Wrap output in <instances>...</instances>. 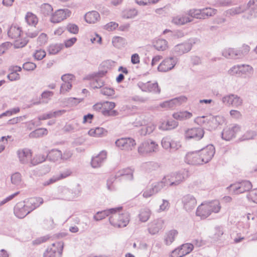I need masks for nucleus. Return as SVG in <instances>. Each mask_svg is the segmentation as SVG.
<instances>
[{
    "instance_id": "f257e3e1",
    "label": "nucleus",
    "mask_w": 257,
    "mask_h": 257,
    "mask_svg": "<svg viewBox=\"0 0 257 257\" xmlns=\"http://www.w3.org/2000/svg\"><path fill=\"white\" fill-rule=\"evenodd\" d=\"M113 211L109 218L110 224L115 228L124 227L127 226L130 220L128 212L123 211L122 207L112 208Z\"/></svg>"
},
{
    "instance_id": "f03ea898",
    "label": "nucleus",
    "mask_w": 257,
    "mask_h": 257,
    "mask_svg": "<svg viewBox=\"0 0 257 257\" xmlns=\"http://www.w3.org/2000/svg\"><path fill=\"white\" fill-rule=\"evenodd\" d=\"M43 13L49 15V20L53 24L61 23L69 18L72 14L71 11L68 9H60L53 11V8L49 4H44L43 6Z\"/></svg>"
},
{
    "instance_id": "7ed1b4c3",
    "label": "nucleus",
    "mask_w": 257,
    "mask_h": 257,
    "mask_svg": "<svg viewBox=\"0 0 257 257\" xmlns=\"http://www.w3.org/2000/svg\"><path fill=\"white\" fill-rule=\"evenodd\" d=\"M116 106L114 102L104 101L96 103L93 105L92 109L105 116H115L118 114V110L115 109Z\"/></svg>"
},
{
    "instance_id": "20e7f679",
    "label": "nucleus",
    "mask_w": 257,
    "mask_h": 257,
    "mask_svg": "<svg viewBox=\"0 0 257 257\" xmlns=\"http://www.w3.org/2000/svg\"><path fill=\"white\" fill-rule=\"evenodd\" d=\"M189 177V172L183 169L164 176L168 187H176L182 183Z\"/></svg>"
},
{
    "instance_id": "39448f33",
    "label": "nucleus",
    "mask_w": 257,
    "mask_h": 257,
    "mask_svg": "<svg viewBox=\"0 0 257 257\" xmlns=\"http://www.w3.org/2000/svg\"><path fill=\"white\" fill-rule=\"evenodd\" d=\"M158 150V144L151 140H148L142 142L138 147V152L142 155L155 153Z\"/></svg>"
},
{
    "instance_id": "423d86ee",
    "label": "nucleus",
    "mask_w": 257,
    "mask_h": 257,
    "mask_svg": "<svg viewBox=\"0 0 257 257\" xmlns=\"http://www.w3.org/2000/svg\"><path fill=\"white\" fill-rule=\"evenodd\" d=\"M252 184L249 181L245 180L241 182L230 185L227 187L229 191L233 194H238L249 191L252 188Z\"/></svg>"
},
{
    "instance_id": "0eeeda50",
    "label": "nucleus",
    "mask_w": 257,
    "mask_h": 257,
    "mask_svg": "<svg viewBox=\"0 0 257 257\" xmlns=\"http://www.w3.org/2000/svg\"><path fill=\"white\" fill-rule=\"evenodd\" d=\"M63 248V243L57 241L52 244L44 252V257H61Z\"/></svg>"
},
{
    "instance_id": "6e6552de",
    "label": "nucleus",
    "mask_w": 257,
    "mask_h": 257,
    "mask_svg": "<svg viewBox=\"0 0 257 257\" xmlns=\"http://www.w3.org/2000/svg\"><path fill=\"white\" fill-rule=\"evenodd\" d=\"M115 145L121 150L130 152L135 148L136 142L132 138H121L115 141Z\"/></svg>"
},
{
    "instance_id": "1a4fd4ad",
    "label": "nucleus",
    "mask_w": 257,
    "mask_h": 257,
    "mask_svg": "<svg viewBox=\"0 0 257 257\" xmlns=\"http://www.w3.org/2000/svg\"><path fill=\"white\" fill-rule=\"evenodd\" d=\"M202 164H206L209 162L213 157L215 154V148L212 145H209L206 147L198 151Z\"/></svg>"
},
{
    "instance_id": "9d476101",
    "label": "nucleus",
    "mask_w": 257,
    "mask_h": 257,
    "mask_svg": "<svg viewBox=\"0 0 257 257\" xmlns=\"http://www.w3.org/2000/svg\"><path fill=\"white\" fill-rule=\"evenodd\" d=\"M164 220L159 218L155 219L148 224V231L151 235L157 234L164 227Z\"/></svg>"
},
{
    "instance_id": "9b49d317",
    "label": "nucleus",
    "mask_w": 257,
    "mask_h": 257,
    "mask_svg": "<svg viewBox=\"0 0 257 257\" xmlns=\"http://www.w3.org/2000/svg\"><path fill=\"white\" fill-rule=\"evenodd\" d=\"M193 249L191 243H185L176 248L171 253L172 257H183L189 253Z\"/></svg>"
},
{
    "instance_id": "f8f14e48",
    "label": "nucleus",
    "mask_w": 257,
    "mask_h": 257,
    "mask_svg": "<svg viewBox=\"0 0 257 257\" xmlns=\"http://www.w3.org/2000/svg\"><path fill=\"white\" fill-rule=\"evenodd\" d=\"M181 200L184 209L188 212H190L194 209L197 204L196 199L191 194L183 196Z\"/></svg>"
},
{
    "instance_id": "ddd939ff",
    "label": "nucleus",
    "mask_w": 257,
    "mask_h": 257,
    "mask_svg": "<svg viewBox=\"0 0 257 257\" xmlns=\"http://www.w3.org/2000/svg\"><path fill=\"white\" fill-rule=\"evenodd\" d=\"M185 162L192 165H203L198 151L188 152L185 156Z\"/></svg>"
},
{
    "instance_id": "4468645a",
    "label": "nucleus",
    "mask_w": 257,
    "mask_h": 257,
    "mask_svg": "<svg viewBox=\"0 0 257 257\" xmlns=\"http://www.w3.org/2000/svg\"><path fill=\"white\" fill-rule=\"evenodd\" d=\"M187 99V98L185 96H181L169 101H164L160 104V106L162 108L173 109L177 106L180 105L182 103L186 102Z\"/></svg>"
},
{
    "instance_id": "2eb2a0df",
    "label": "nucleus",
    "mask_w": 257,
    "mask_h": 257,
    "mask_svg": "<svg viewBox=\"0 0 257 257\" xmlns=\"http://www.w3.org/2000/svg\"><path fill=\"white\" fill-rule=\"evenodd\" d=\"M30 212V209L24 202H19L14 208V213L19 218H23Z\"/></svg>"
},
{
    "instance_id": "dca6fc26",
    "label": "nucleus",
    "mask_w": 257,
    "mask_h": 257,
    "mask_svg": "<svg viewBox=\"0 0 257 257\" xmlns=\"http://www.w3.org/2000/svg\"><path fill=\"white\" fill-rule=\"evenodd\" d=\"M203 130H186L184 133L185 138L186 140L198 141L204 136Z\"/></svg>"
},
{
    "instance_id": "f3484780",
    "label": "nucleus",
    "mask_w": 257,
    "mask_h": 257,
    "mask_svg": "<svg viewBox=\"0 0 257 257\" xmlns=\"http://www.w3.org/2000/svg\"><path fill=\"white\" fill-rule=\"evenodd\" d=\"M107 152L101 151L98 154L92 158L91 165L92 168H97L100 167L107 158Z\"/></svg>"
},
{
    "instance_id": "a211bd4d",
    "label": "nucleus",
    "mask_w": 257,
    "mask_h": 257,
    "mask_svg": "<svg viewBox=\"0 0 257 257\" xmlns=\"http://www.w3.org/2000/svg\"><path fill=\"white\" fill-rule=\"evenodd\" d=\"M17 155L20 163L22 164H28L31 161L32 152L29 149H19L17 151Z\"/></svg>"
},
{
    "instance_id": "6ab92c4d",
    "label": "nucleus",
    "mask_w": 257,
    "mask_h": 257,
    "mask_svg": "<svg viewBox=\"0 0 257 257\" xmlns=\"http://www.w3.org/2000/svg\"><path fill=\"white\" fill-rule=\"evenodd\" d=\"M175 64L176 62L174 58H167L159 64L158 69L161 72H167L173 69Z\"/></svg>"
},
{
    "instance_id": "aec40b11",
    "label": "nucleus",
    "mask_w": 257,
    "mask_h": 257,
    "mask_svg": "<svg viewBox=\"0 0 257 257\" xmlns=\"http://www.w3.org/2000/svg\"><path fill=\"white\" fill-rule=\"evenodd\" d=\"M192 19L189 17L188 13L185 15H179L172 18V22L176 25H184L192 22Z\"/></svg>"
},
{
    "instance_id": "412c9836",
    "label": "nucleus",
    "mask_w": 257,
    "mask_h": 257,
    "mask_svg": "<svg viewBox=\"0 0 257 257\" xmlns=\"http://www.w3.org/2000/svg\"><path fill=\"white\" fill-rule=\"evenodd\" d=\"M224 103L235 107L240 106L242 104V100L239 97L234 95H229L223 98Z\"/></svg>"
},
{
    "instance_id": "4be33fe9",
    "label": "nucleus",
    "mask_w": 257,
    "mask_h": 257,
    "mask_svg": "<svg viewBox=\"0 0 257 257\" xmlns=\"http://www.w3.org/2000/svg\"><path fill=\"white\" fill-rule=\"evenodd\" d=\"M196 214L202 219H205L211 215L206 202L201 203L197 207Z\"/></svg>"
},
{
    "instance_id": "5701e85b",
    "label": "nucleus",
    "mask_w": 257,
    "mask_h": 257,
    "mask_svg": "<svg viewBox=\"0 0 257 257\" xmlns=\"http://www.w3.org/2000/svg\"><path fill=\"white\" fill-rule=\"evenodd\" d=\"M24 202L31 212L43 203V199L41 197H34L30 198Z\"/></svg>"
},
{
    "instance_id": "b1692460",
    "label": "nucleus",
    "mask_w": 257,
    "mask_h": 257,
    "mask_svg": "<svg viewBox=\"0 0 257 257\" xmlns=\"http://www.w3.org/2000/svg\"><path fill=\"white\" fill-rule=\"evenodd\" d=\"M140 87L144 91L157 92L158 90V84L150 81L141 84Z\"/></svg>"
},
{
    "instance_id": "393cba45",
    "label": "nucleus",
    "mask_w": 257,
    "mask_h": 257,
    "mask_svg": "<svg viewBox=\"0 0 257 257\" xmlns=\"http://www.w3.org/2000/svg\"><path fill=\"white\" fill-rule=\"evenodd\" d=\"M22 32V28L20 27L13 25L11 26L8 31V35L12 39H18L20 37Z\"/></svg>"
},
{
    "instance_id": "a878e982",
    "label": "nucleus",
    "mask_w": 257,
    "mask_h": 257,
    "mask_svg": "<svg viewBox=\"0 0 257 257\" xmlns=\"http://www.w3.org/2000/svg\"><path fill=\"white\" fill-rule=\"evenodd\" d=\"M21 70L22 68L20 66H12L10 68L11 73L8 75V78L11 81H16L19 80L20 78V76L18 72H21Z\"/></svg>"
},
{
    "instance_id": "bb28decb",
    "label": "nucleus",
    "mask_w": 257,
    "mask_h": 257,
    "mask_svg": "<svg viewBox=\"0 0 257 257\" xmlns=\"http://www.w3.org/2000/svg\"><path fill=\"white\" fill-rule=\"evenodd\" d=\"M178 235V231L176 230L173 229L166 232L164 235V242L168 245H170L175 240Z\"/></svg>"
},
{
    "instance_id": "cd10ccee",
    "label": "nucleus",
    "mask_w": 257,
    "mask_h": 257,
    "mask_svg": "<svg viewBox=\"0 0 257 257\" xmlns=\"http://www.w3.org/2000/svg\"><path fill=\"white\" fill-rule=\"evenodd\" d=\"M100 19L99 13L96 11H91L86 14L85 19L87 23L93 24L97 22Z\"/></svg>"
},
{
    "instance_id": "c85d7f7f",
    "label": "nucleus",
    "mask_w": 257,
    "mask_h": 257,
    "mask_svg": "<svg viewBox=\"0 0 257 257\" xmlns=\"http://www.w3.org/2000/svg\"><path fill=\"white\" fill-rule=\"evenodd\" d=\"M210 214L212 213H218L219 212L221 206L218 200H213L210 202H206Z\"/></svg>"
},
{
    "instance_id": "c756f323",
    "label": "nucleus",
    "mask_w": 257,
    "mask_h": 257,
    "mask_svg": "<svg viewBox=\"0 0 257 257\" xmlns=\"http://www.w3.org/2000/svg\"><path fill=\"white\" fill-rule=\"evenodd\" d=\"M25 19L28 25L35 27L39 22L38 17L31 12H28L25 16Z\"/></svg>"
},
{
    "instance_id": "7c9ffc66",
    "label": "nucleus",
    "mask_w": 257,
    "mask_h": 257,
    "mask_svg": "<svg viewBox=\"0 0 257 257\" xmlns=\"http://www.w3.org/2000/svg\"><path fill=\"white\" fill-rule=\"evenodd\" d=\"M152 214V211L149 208H144L141 209L139 214V220L142 222H147Z\"/></svg>"
},
{
    "instance_id": "2f4dec72",
    "label": "nucleus",
    "mask_w": 257,
    "mask_h": 257,
    "mask_svg": "<svg viewBox=\"0 0 257 257\" xmlns=\"http://www.w3.org/2000/svg\"><path fill=\"white\" fill-rule=\"evenodd\" d=\"M112 211V208L98 211L93 216V219L96 221H99L105 218L106 216L109 217L111 216Z\"/></svg>"
},
{
    "instance_id": "473e14b6",
    "label": "nucleus",
    "mask_w": 257,
    "mask_h": 257,
    "mask_svg": "<svg viewBox=\"0 0 257 257\" xmlns=\"http://www.w3.org/2000/svg\"><path fill=\"white\" fill-rule=\"evenodd\" d=\"M72 174V170L70 169L65 168L61 170L58 174L54 175L57 182L64 179Z\"/></svg>"
},
{
    "instance_id": "72a5a7b5",
    "label": "nucleus",
    "mask_w": 257,
    "mask_h": 257,
    "mask_svg": "<svg viewBox=\"0 0 257 257\" xmlns=\"http://www.w3.org/2000/svg\"><path fill=\"white\" fill-rule=\"evenodd\" d=\"M151 185L157 194L160 192L165 187H168L167 183L164 177L161 180L154 182Z\"/></svg>"
},
{
    "instance_id": "f704fd0d",
    "label": "nucleus",
    "mask_w": 257,
    "mask_h": 257,
    "mask_svg": "<svg viewBox=\"0 0 257 257\" xmlns=\"http://www.w3.org/2000/svg\"><path fill=\"white\" fill-rule=\"evenodd\" d=\"M47 157L51 161L54 162L57 161L59 160H61L62 152L60 150L53 149L49 152L47 155Z\"/></svg>"
},
{
    "instance_id": "c9c22d12",
    "label": "nucleus",
    "mask_w": 257,
    "mask_h": 257,
    "mask_svg": "<svg viewBox=\"0 0 257 257\" xmlns=\"http://www.w3.org/2000/svg\"><path fill=\"white\" fill-rule=\"evenodd\" d=\"M87 134L90 137L99 138L106 136L107 131L106 130H89Z\"/></svg>"
},
{
    "instance_id": "e433bc0d",
    "label": "nucleus",
    "mask_w": 257,
    "mask_h": 257,
    "mask_svg": "<svg viewBox=\"0 0 257 257\" xmlns=\"http://www.w3.org/2000/svg\"><path fill=\"white\" fill-rule=\"evenodd\" d=\"M237 132L234 130H223L221 133L222 139L225 141H229L234 138Z\"/></svg>"
},
{
    "instance_id": "4c0bfd02",
    "label": "nucleus",
    "mask_w": 257,
    "mask_h": 257,
    "mask_svg": "<svg viewBox=\"0 0 257 257\" xmlns=\"http://www.w3.org/2000/svg\"><path fill=\"white\" fill-rule=\"evenodd\" d=\"M154 46L158 51H164L168 48L167 42L164 39H158L155 42Z\"/></svg>"
},
{
    "instance_id": "58836bf2",
    "label": "nucleus",
    "mask_w": 257,
    "mask_h": 257,
    "mask_svg": "<svg viewBox=\"0 0 257 257\" xmlns=\"http://www.w3.org/2000/svg\"><path fill=\"white\" fill-rule=\"evenodd\" d=\"M174 118L177 119L183 120L192 117L191 112L187 111L175 112L173 115Z\"/></svg>"
},
{
    "instance_id": "ea45409f",
    "label": "nucleus",
    "mask_w": 257,
    "mask_h": 257,
    "mask_svg": "<svg viewBox=\"0 0 257 257\" xmlns=\"http://www.w3.org/2000/svg\"><path fill=\"white\" fill-rule=\"evenodd\" d=\"M11 181L12 184L15 186L19 185L22 181V175L19 172H15L11 176Z\"/></svg>"
},
{
    "instance_id": "a19ab883",
    "label": "nucleus",
    "mask_w": 257,
    "mask_h": 257,
    "mask_svg": "<svg viewBox=\"0 0 257 257\" xmlns=\"http://www.w3.org/2000/svg\"><path fill=\"white\" fill-rule=\"evenodd\" d=\"M47 134V130H34L30 134L29 136L31 138H37L46 136Z\"/></svg>"
},
{
    "instance_id": "79ce46f5",
    "label": "nucleus",
    "mask_w": 257,
    "mask_h": 257,
    "mask_svg": "<svg viewBox=\"0 0 257 257\" xmlns=\"http://www.w3.org/2000/svg\"><path fill=\"white\" fill-rule=\"evenodd\" d=\"M202 10L199 9H192L190 10L188 13V15L189 17L196 18V19H203Z\"/></svg>"
},
{
    "instance_id": "37998d69",
    "label": "nucleus",
    "mask_w": 257,
    "mask_h": 257,
    "mask_svg": "<svg viewBox=\"0 0 257 257\" xmlns=\"http://www.w3.org/2000/svg\"><path fill=\"white\" fill-rule=\"evenodd\" d=\"M46 157L44 155L38 154L36 155L33 159L31 160V164L32 165H36L41 163L45 161Z\"/></svg>"
},
{
    "instance_id": "c03bdc74",
    "label": "nucleus",
    "mask_w": 257,
    "mask_h": 257,
    "mask_svg": "<svg viewBox=\"0 0 257 257\" xmlns=\"http://www.w3.org/2000/svg\"><path fill=\"white\" fill-rule=\"evenodd\" d=\"M202 15L203 16V19H206L209 17L214 16L216 13V10L214 9L211 8H207L202 10Z\"/></svg>"
},
{
    "instance_id": "a18cd8bd",
    "label": "nucleus",
    "mask_w": 257,
    "mask_h": 257,
    "mask_svg": "<svg viewBox=\"0 0 257 257\" xmlns=\"http://www.w3.org/2000/svg\"><path fill=\"white\" fill-rule=\"evenodd\" d=\"M156 164L154 162H149L143 163L142 165V169L144 171L149 172L155 169Z\"/></svg>"
},
{
    "instance_id": "49530a36",
    "label": "nucleus",
    "mask_w": 257,
    "mask_h": 257,
    "mask_svg": "<svg viewBox=\"0 0 257 257\" xmlns=\"http://www.w3.org/2000/svg\"><path fill=\"white\" fill-rule=\"evenodd\" d=\"M172 141V140L171 138L169 137H165L163 138L161 141L162 147L165 150L170 149Z\"/></svg>"
},
{
    "instance_id": "de8ad7c7",
    "label": "nucleus",
    "mask_w": 257,
    "mask_h": 257,
    "mask_svg": "<svg viewBox=\"0 0 257 257\" xmlns=\"http://www.w3.org/2000/svg\"><path fill=\"white\" fill-rule=\"evenodd\" d=\"M46 55L45 51L42 49L36 50L33 54L34 58L37 60L43 59Z\"/></svg>"
},
{
    "instance_id": "09e8293b",
    "label": "nucleus",
    "mask_w": 257,
    "mask_h": 257,
    "mask_svg": "<svg viewBox=\"0 0 257 257\" xmlns=\"http://www.w3.org/2000/svg\"><path fill=\"white\" fill-rule=\"evenodd\" d=\"M16 40L14 42L15 47L16 48H23L25 46L27 43L28 41L25 39H21L20 37L18 39H15Z\"/></svg>"
},
{
    "instance_id": "8fccbe9b",
    "label": "nucleus",
    "mask_w": 257,
    "mask_h": 257,
    "mask_svg": "<svg viewBox=\"0 0 257 257\" xmlns=\"http://www.w3.org/2000/svg\"><path fill=\"white\" fill-rule=\"evenodd\" d=\"M246 197L248 201L257 204V188L250 191Z\"/></svg>"
},
{
    "instance_id": "3c124183",
    "label": "nucleus",
    "mask_w": 257,
    "mask_h": 257,
    "mask_svg": "<svg viewBox=\"0 0 257 257\" xmlns=\"http://www.w3.org/2000/svg\"><path fill=\"white\" fill-rule=\"evenodd\" d=\"M237 55V51L233 48L225 49L223 52V55L227 58H233Z\"/></svg>"
},
{
    "instance_id": "603ef678",
    "label": "nucleus",
    "mask_w": 257,
    "mask_h": 257,
    "mask_svg": "<svg viewBox=\"0 0 257 257\" xmlns=\"http://www.w3.org/2000/svg\"><path fill=\"white\" fill-rule=\"evenodd\" d=\"M133 170L130 168H127L122 171L121 175L125 179L132 180L133 179Z\"/></svg>"
},
{
    "instance_id": "864d4df0",
    "label": "nucleus",
    "mask_w": 257,
    "mask_h": 257,
    "mask_svg": "<svg viewBox=\"0 0 257 257\" xmlns=\"http://www.w3.org/2000/svg\"><path fill=\"white\" fill-rule=\"evenodd\" d=\"M66 193L68 195V196L66 197V199L69 201L72 200L76 197H78L80 194V192L79 190H77L73 192L66 190Z\"/></svg>"
},
{
    "instance_id": "5fc2aeb1",
    "label": "nucleus",
    "mask_w": 257,
    "mask_h": 257,
    "mask_svg": "<svg viewBox=\"0 0 257 257\" xmlns=\"http://www.w3.org/2000/svg\"><path fill=\"white\" fill-rule=\"evenodd\" d=\"M240 75L250 73L253 71L252 67L248 65H240Z\"/></svg>"
},
{
    "instance_id": "6e6d98bb",
    "label": "nucleus",
    "mask_w": 257,
    "mask_h": 257,
    "mask_svg": "<svg viewBox=\"0 0 257 257\" xmlns=\"http://www.w3.org/2000/svg\"><path fill=\"white\" fill-rule=\"evenodd\" d=\"M170 207V203L169 201L165 199H163L162 203L160 205L159 208L158 210V212H162L167 211Z\"/></svg>"
},
{
    "instance_id": "4d7b16f0",
    "label": "nucleus",
    "mask_w": 257,
    "mask_h": 257,
    "mask_svg": "<svg viewBox=\"0 0 257 257\" xmlns=\"http://www.w3.org/2000/svg\"><path fill=\"white\" fill-rule=\"evenodd\" d=\"M256 136V133L253 130H247L243 136L241 140L252 139Z\"/></svg>"
},
{
    "instance_id": "13d9d810",
    "label": "nucleus",
    "mask_w": 257,
    "mask_h": 257,
    "mask_svg": "<svg viewBox=\"0 0 257 257\" xmlns=\"http://www.w3.org/2000/svg\"><path fill=\"white\" fill-rule=\"evenodd\" d=\"M156 194V192L154 190L153 187L151 186V188L147 189L144 191H143L142 195L143 197L145 198H148Z\"/></svg>"
},
{
    "instance_id": "bf43d9fd",
    "label": "nucleus",
    "mask_w": 257,
    "mask_h": 257,
    "mask_svg": "<svg viewBox=\"0 0 257 257\" xmlns=\"http://www.w3.org/2000/svg\"><path fill=\"white\" fill-rule=\"evenodd\" d=\"M72 88V84L69 83H63L61 86L60 93L65 94L69 91Z\"/></svg>"
},
{
    "instance_id": "052dcab7",
    "label": "nucleus",
    "mask_w": 257,
    "mask_h": 257,
    "mask_svg": "<svg viewBox=\"0 0 257 257\" xmlns=\"http://www.w3.org/2000/svg\"><path fill=\"white\" fill-rule=\"evenodd\" d=\"M74 79L75 76L71 74H64L61 77V79L63 81V83H69L72 84V82Z\"/></svg>"
},
{
    "instance_id": "680f3d73",
    "label": "nucleus",
    "mask_w": 257,
    "mask_h": 257,
    "mask_svg": "<svg viewBox=\"0 0 257 257\" xmlns=\"http://www.w3.org/2000/svg\"><path fill=\"white\" fill-rule=\"evenodd\" d=\"M136 2L140 6H146L157 3L159 0H135Z\"/></svg>"
},
{
    "instance_id": "e2e57ef3",
    "label": "nucleus",
    "mask_w": 257,
    "mask_h": 257,
    "mask_svg": "<svg viewBox=\"0 0 257 257\" xmlns=\"http://www.w3.org/2000/svg\"><path fill=\"white\" fill-rule=\"evenodd\" d=\"M67 29L70 33L74 34H77L79 31L78 27L74 24H69L67 26Z\"/></svg>"
},
{
    "instance_id": "0e129e2a",
    "label": "nucleus",
    "mask_w": 257,
    "mask_h": 257,
    "mask_svg": "<svg viewBox=\"0 0 257 257\" xmlns=\"http://www.w3.org/2000/svg\"><path fill=\"white\" fill-rule=\"evenodd\" d=\"M12 47V44L10 42H5L0 45V55L5 53Z\"/></svg>"
},
{
    "instance_id": "69168bd1",
    "label": "nucleus",
    "mask_w": 257,
    "mask_h": 257,
    "mask_svg": "<svg viewBox=\"0 0 257 257\" xmlns=\"http://www.w3.org/2000/svg\"><path fill=\"white\" fill-rule=\"evenodd\" d=\"M118 26L117 23L114 22H110L104 26L105 30L108 31H112L115 30Z\"/></svg>"
},
{
    "instance_id": "338daca9",
    "label": "nucleus",
    "mask_w": 257,
    "mask_h": 257,
    "mask_svg": "<svg viewBox=\"0 0 257 257\" xmlns=\"http://www.w3.org/2000/svg\"><path fill=\"white\" fill-rule=\"evenodd\" d=\"M23 68L26 70L31 71L36 68V65L33 62H28L23 64Z\"/></svg>"
},
{
    "instance_id": "774afa93",
    "label": "nucleus",
    "mask_w": 257,
    "mask_h": 257,
    "mask_svg": "<svg viewBox=\"0 0 257 257\" xmlns=\"http://www.w3.org/2000/svg\"><path fill=\"white\" fill-rule=\"evenodd\" d=\"M90 39L92 43H100L101 38L97 34H93L90 36Z\"/></svg>"
}]
</instances>
